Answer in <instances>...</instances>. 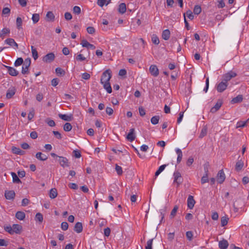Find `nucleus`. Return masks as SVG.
<instances>
[{
	"mask_svg": "<svg viewBox=\"0 0 249 249\" xmlns=\"http://www.w3.org/2000/svg\"><path fill=\"white\" fill-rule=\"evenodd\" d=\"M208 175H204V176L201 178V184H204L207 182H208Z\"/></svg>",
	"mask_w": 249,
	"mask_h": 249,
	"instance_id": "nucleus-52",
	"label": "nucleus"
},
{
	"mask_svg": "<svg viewBox=\"0 0 249 249\" xmlns=\"http://www.w3.org/2000/svg\"><path fill=\"white\" fill-rule=\"evenodd\" d=\"M178 209V207L177 205L174 206L173 209L172 210L170 216L171 218H173L176 214L177 212Z\"/></svg>",
	"mask_w": 249,
	"mask_h": 249,
	"instance_id": "nucleus-41",
	"label": "nucleus"
},
{
	"mask_svg": "<svg viewBox=\"0 0 249 249\" xmlns=\"http://www.w3.org/2000/svg\"><path fill=\"white\" fill-rule=\"evenodd\" d=\"M225 178V175L224 174L223 170L222 169L219 171L216 177L217 181L218 183L220 184L222 183L224 181Z\"/></svg>",
	"mask_w": 249,
	"mask_h": 249,
	"instance_id": "nucleus-7",
	"label": "nucleus"
},
{
	"mask_svg": "<svg viewBox=\"0 0 249 249\" xmlns=\"http://www.w3.org/2000/svg\"><path fill=\"white\" fill-rule=\"evenodd\" d=\"M82 224L81 222H77L74 227V231L77 233H80L82 231Z\"/></svg>",
	"mask_w": 249,
	"mask_h": 249,
	"instance_id": "nucleus-21",
	"label": "nucleus"
},
{
	"mask_svg": "<svg viewBox=\"0 0 249 249\" xmlns=\"http://www.w3.org/2000/svg\"><path fill=\"white\" fill-rule=\"evenodd\" d=\"M243 98L242 95H238L236 97L233 98L231 100V104H236L238 103H241L243 101Z\"/></svg>",
	"mask_w": 249,
	"mask_h": 249,
	"instance_id": "nucleus-25",
	"label": "nucleus"
},
{
	"mask_svg": "<svg viewBox=\"0 0 249 249\" xmlns=\"http://www.w3.org/2000/svg\"><path fill=\"white\" fill-rule=\"evenodd\" d=\"M207 133V128L206 126H204L201 131L199 138H202L204 136H206Z\"/></svg>",
	"mask_w": 249,
	"mask_h": 249,
	"instance_id": "nucleus-43",
	"label": "nucleus"
},
{
	"mask_svg": "<svg viewBox=\"0 0 249 249\" xmlns=\"http://www.w3.org/2000/svg\"><path fill=\"white\" fill-rule=\"evenodd\" d=\"M149 71L151 74L155 77H156L159 75V69H158L156 65H152L150 66L149 68Z\"/></svg>",
	"mask_w": 249,
	"mask_h": 249,
	"instance_id": "nucleus-10",
	"label": "nucleus"
},
{
	"mask_svg": "<svg viewBox=\"0 0 249 249\" xmlns=\"http://www.w3.org/2000/svg\"><path fill=\"white\" fill-rule=\"evenodd\" d=\"M47 20L49 21H53L54 20L55 16L51 11L48 12L46 14Z\"/></svg>",
	"mask_w": 249,
	"mask_h": 249,
	"instance_id": "nucleus-30",
	"label": "nucleus"
},
{
	"mask_svg": "<svg viewBox=\"0 0 249 249\" xmlns=\"http://www.w3.org/2000/svg\"><path fill=\"white\" fill-rule=\"evenodd\" d=\"M201 12V8L199 5H195L194 8V13L196 15H199Z\"/></svg>",
	"mask_w": 249,
	"mask_h": 249,
	"instance_id": "nucleus-39",
	"label": "nucleus"
},
{
	"mask_svg": "<svg viewBox=\"0 0 249 249\" xmlns=\"http://www.w3.org/2000/svg\"><path fill=\"white\" fill-rule=\"evenodd\" d=\"M58 116L60 118H61L63 120H64L66 121L70 122V121H72L73 119V116L71 114H70L69 115L59 114Z\"/></svg>",
	"mask_w": 249,
	"mask_h": 249,
	"instance_id": "nucleus-13",
	"label": "nucleus"
},
{
	"mask_svg": "<svg viewBox=\"0 0 249 249\" xmlns=\"http://www.w3.org/2000/svg\"><path fill=\"white\" fill-rule=\"evenodd\" d=\"M159 116H154L151 119V122L153 124H157L159 123Z\"/></svg>",
	"mask_w": 249,
	"mask_h": 249,
	"instance_id": "nucleus-36",
	"label": "nucleus"
},
{
	"mask_svg": "<svg viewBox=\"0 0 249 249\" xmlns=\"http://www.w3.org/2000/svg\"><path fill=\"white\" fill-rule=\"evenodd\" d=\"M228 85V84L222 80L221 82L217 85L216 89L218 92H222L226 89Z\"/></svg>",
	"mask_w": 249,
	"mask_h": 249,
	"instance_id": "nucleus-5",
	"label": "nucleus"
},
{
	"mask_svg": "<svg viewBox=\"0 0 249 249\" xmlns=\"http://www.w3.org/2000/svg\"><path fill=\"white\" fill-rule=\"evenodd\" d=\"M4 196L6 199L8 200H13L15 197V193L13 190L5 191Z\"/></svg>",
	"mask_w": 249,
	"mask_h": 249,
	"instance_id": "nucleus-12",
	"label": "nucleus"
},
{
	"mask_svg": "<svg viewBox=\"0 0 249 249\" xmlns=\"http://www.w3.org/2000/svg\"><path fill=\"white\" fill-rule=\"evenodd\" d=\"M236 75L237 74L235 72L231 71L223 75L222 80L228 83V81H229L231 78L235 77Z\"/></svg>",
	"mask_w": 249,
	"mask_h": 249,
	"instance_id": "nucleus-3",
	"label": "nucleus"
},
{
	"mask_svg": "<svg viewBox=\"0 0 249 249\" xmlns=\"http://www.w3.org/2000/svg\"><path fill=\"white\" fill-rule=\"evenodd\" d=\"M12 152L13 154L22 155L24 154L25 152L21 150L19 148L15 146H12Z\"/></svg>",
	"mask_w": 249,
	"mask_h": 249,
	"instance_id": "nucleus-17",
	"label": "nucleus"
},
{
	"mask_svg": "<svg viewBox=\"0 0 249 249\" xmlns=\"http://www.w3.org/2000/svg\"><path fill=\"white\" fill-rule=\"evenodd\" d=\"M31 63V60L30 57H28L25 59L24 62L22 64V73L23 74L28 73L29 71V67H30Z\"/></svg>",
	"mask_w": 249,
	"mask_h": 249,
	"instance_id": "nucleus-2",
	"label": "nucleus"
},
{
	"mask_svg": "<svg viewBox=\"0 0 249 249\" xmlns=\"http://www.w3.org/2000/svg\"><path fill=\"white\" fill-rule=\"evenodd\" d=\"M16 89L14 88H9L6 93V97L8 99H10L13 97V96L15 94Z\"/></svg>",
	"mask_w": 249,
	"mask_h": 249,
	"instance_id": "nucleus-20",
	"label": "nucleus"
},
{
	"mask_svg": "<svg viewBox=\"0 0 249 249\" xmlns=\"http://www.w3.org/2000/svg\"><path fill=\"white\" fill-rule=\"evenodd\" d=\"M6 68L8 73L13 76H16L18 75V71H17L15 68L10 67V66H5Z\"/></svg>",
	"mask_w": 249,
	"mask_h": 249,
	"instance_id": "nucleus-14",
	"label": "nucleus"
},
{
	"mask_svg": "<svg viewBox=\"0 0 249 249\" xmlns=\"http://www.w3.org/2000/svg\"><path fill=\"white\" fill-rule=\"evenodd\" d=\"M23 98L30 99L31 98V94L30 93L29 89L26 90V91L23 93Z\"/></svg>",
	"mask_w": 249,
	"mask_h": 249,
	"instance_id": "nucleus-50",
	"label": "nucleus"
},
{
	"mask_svg": "<svg viewBox=\"0 0 249 249\" xmlns=\"http://www.w3.org/2000/svg\"><path fill=\"white\" fill-rule=\"evenodd\" d=\"M11 175L13 178V181L14 183H19L21 182V180L19 179L18 177L15 173L12 172Z\"/></svg>",
	"mask_w": 249,
	"mask_h": 249,
	"instance_id": "nucleus-32",
	"label": "nucleus"
},
{
	"mask_svg": "<svg viewBox=\"0 0 249 249\" xmlns=\"http://www.w3.org/2000/svg\"><path fill=\"white\" fill-rule=\"evenodd\" d=\"M24 61L21 57L18 58L15 62L14 65L16 67H18L23 64Z\"/></svg>",
	"mask_w": 249,
	"mask_h": 249,
	"instance_id": "nucleus-42",
	"label": "nucleus"
},
{
	"mask_svg": "<svg viewBox=\"0 0 249 249\" xmlns=\"http://www.w3.org/2000/svg\"><path fill=\"white\" fill-rule=\"evenodd\" d=\"M196 203V201L194 199V197L192 196H189L187 199V206L190 209H192Z\"/></svg>",
	"mask_w": 249,
	"mask_h": 249,
	"instance_id": "nucleus-11",
	"label": "nucleus"
},
{
	"mask_svg": "<svg viewBox=\"0 0 249 249\" xmlns=\"http://www.w3.org/2000/svg\"><path fill=\"white\" fill-rule=\"evenodd\" d=\"M152 43L155 45H158L160 43L159 37L156 35H153L152 36Z\"/></svg>",
	"mask_w": 249,
	"mask_h": 249,
	"instance_id": "nucleus-38",
	"label": "nucleus"
},
{
	"mask_svg": "<svg viewBox=\"0 0 249 249\" xmlns=\"http://www.w3.org/2000/svg\"><path fill=\"white\" fill-rule=\"evenodd\" d=\"M9 33L10 30L8 28H3L0 32V37L3 39L5 35Z\"/></svg>",
	"mask_w": 249,
	"mask_h": 249,
	"instance_id": "nucleus-34",
	"label": "nucleus"
},
{
	"mask_svg": "<svg viewBox=\"0 0 249 249\" xmlns=\"http://www.w3.org/2000/svg\"><path fill=\"white\" fill-rule=\"evenodd\" d=\"M72 128L71 124L69 123H66L64 125L63 129L65 131H70Z\"/></svg>",
	"mask_w": 249,
	"mask_h": 249,
	"instance_id": "nucleus-44",
	"label": "nucleus"
},
{
	"mask_svg": "<svg viewBox=\"0 0 249 249\" xmlns=\"http://www.w3.org/2000/svg\"><path fill=\"white\" fill-rule=\"evenodd\" d=\"M170 36V32L168 29L164 30L162 33V38L167 40L169 39Z\"/></svg>",
	"mask_w": 249,
	"mask_h": 249,
	"instance_id": "nucleus-24",
	"label": "nucleus"
},
{
	"mask_svg": "<svg viewBox=\"0 0 249 249\" xmlns=\"http://www.w3.org/2000/svg\"><path fill=\"white\" fill-rule=\"evenodd\" d=\"M173 176L174 177V182L177 183V186H179L183 181L181 174L179 172L177 171L174 172Z\"/></svg>",
	"mask_w": 249,
	"mask_h": 249,
	"instance_id": "nucleus-4",
	"label": "nucleus"
},
{
	"mask_svg": "<svg viewBox=\"0 0 249 249\" xmlns=\"http://www.w3.org/2000/svg\"><path fill=\"white\" fill-rule=\"evenodd\" d=\"M153 241V239H149L147 241L145 249H152Z\"/></svg>",
	"mask_w": 249,
	"mask_h": 249,
	"instance_id": "nucleus-46",
	"label": "nucleus"
},
{
	"mask_svg": "<svg viewBox=\"0 0 249 249\" xmlns=\"http://www.w3.org/2000/svg\"><path fill=\"white\" fill-rule=\"evenodd\" d=\"M32 57H33L35 60H36L38 58V53L36 49H33L32 46Z\"/></svg>",
	"mask_w": 249,
	"mask_h": 249,
	"instance_id": "nucleus-53",
	"label": "nucleus"
},
{
	"mask_svg": "<svg viewBox=\"0 0 249 249\" xmlns=\"http://www.w3.org/2000/svg\"><path fill=\"white\" fill-rule=\"evenodd\" d=\"M35 220L38 224H41L43 220V215L40 213H37L35 217Z\"/></svg>",
	"mask_w": 249,
	"mask_h": 249,
	"instance_id": "nucleus-18",
	"label": "nucleus"
},
{
	"mask_svg": "<svg viewBox=\"0 0 249 249\" xmlns=\"http://www.w3.org/2000/svg\"><path fill=\"white\" fill-rule=\"evenodd\" d=\"M58 160L60 165L61 166H62L63 167H68L69 166V160L65 157H61V156L58 157Z\"/></svg>",
	"mask_w": 249,
	"mask_h": 249,
	"instance_id": "nucleus-8",
	"label": "nucleus"
},
{
	"mask_svg": "<svg viewBox=\"0 0 249 249\" xmlns=\"http://www.w3.org/2000/svg\"><path fill=\"white\" fill-rule=\"evenodd\" d=\"M166 166V164H163V165H162L160 166V167L159 168V169H158V170L156 172L155 174V176L156 177L158 176H159V175L162 171H163L164 170V169H165Z\"/></svg>",
	"mask_w": 249,
	"mask_h": 249,
	"instance_id": "nucleus-37",
	"label": "nucleus"
},
{
	"mask_svg": "<svg viewBox=\"0 0 249 249\" xmlns=\"http://www.w3.org/2000/svg\"><path fill=\"white\" fill-rule=\"evenodd\" d=\"M184 14L190 19L192 20L194 18V16L190 10H187Z\"/></svg>",
	"mask_w": 249,
	"mask_h": 249,
	"instance_id": "nucleus-47",
	"label": "nucleus"
},
{
	"mask_svg": "<svg viewBox=\"0 0 249 249\" xmlns=\"http://www.w3.org/2000/svg\"><path fill=\"white\" fill-rule=\"evenodd\" d=\"M55 72L58 76L64 75L65 74V71L60 68H57Z\"/></svg>",
	"mask_w": 249,
	"mask_h": 249,
	"instance_id": "nucleus-40",
	"label": "nucleus"
},
{
	"mask_svg": "<svg viewBox=\"0 0 249 249\" xmlns=\"http://www.w3.org/2000/svg\"><path fill=\"white\" fill-rule=\"evenodd\" d=\"M249 119L247 120L246 121H238L236 124V128H242L247 125V123H248Z\"/></svg>",
	"mask_w": 249,
	"mask_h": 249,
	"instance_id": "nucleus-26",
	"label": "nucleus"
},
{
	"mask_svg": "<svg viewBox=\"0 0 249 249\" xmlns=\"http://www.w3.org/2000/svg\"><path fill=\"white\" fill-rule=\"evenodd\" d=\"M39 20V15L38 14H34L32 15V20L34 23L37 22Z\"/></svg>",
	"mask_w": 249,
	"mask_h": 249,
	"instance_id": "nucleus-45",
	"label": "nucleus"
},
{
	"mask_svg": "<svg viewBox=\"0 0 249 249\" xmlns=\"http://www.w3.org/2000/svg\"><path fill=\"white\" fill-rule=\"evenodd\" d=\"M115 170L118 175H121L123 174L122 168L120 166L116 164Z\"/></svg>",
	"mask_w": 249,
	"mask_h": 249,
	"instance_id": "nucleus-49",
	"label": "nucleus"
},
{
	"mask_svg": "<svg viewBox=\"0 0 249 249\" xmlns=\"http://www.w3.org/2000/svg\"><path fill=\"white\" fill-rule=\"evenodd\" d=\"M22 229V227L19 224H13L12 226L13 234L15 232L16 233H19Z\"/></svg>",
	"mask_w": 249,
	"mask_h": 249,
	"instance_id": "nucleus-22",
	"label": "nucleus"
},
{
	"mask_svg": "<svg viewBox=\"0 0 249 249\" xmlns=\"http://www.w3.org/2000/svg\"><path fill=\"white\" fill-rule=\"evenodd\" d=\"M25 217V214L23 212L18 211L16 213V217L20 220H23L24 219Z\"/></svg>",
	"mask_w": 249,
	"mask_h": 249,
	"instance_id": "nucleus-29",
	"label": "nucleus"
},
{
	"mask_svg": "<svg viewBox=\"0 0 249 249\" xmlns=\"http://www.w3.org/2000/svg\"><path fill=\"white\" fill-rule=\"evenodd\" d=\"M87 31L89 34H93L95 32V30L94 27L91 26L88 27L87 28Z\"/></svg>",
	"mask_w": 249,
	"mask_h": 249,
	"instance_id": "nucleus-58",
	"label": "nucleus"
},
{
	"mask_svg": "<svg viewBox=\"0 0 249 249\" xmlns=\"http://www.w3.org/2000/svg\"><path fill=\"white\" fill-rule=\"evenodd\" d=\"M176 151L177 154H178L177 163H179L182 160V151L179 148L176 149Z\"/></svg>",
	"mask_w": 249,
	"mask_h": 249,
	"instance_id": "nucleus-31",
	"label": "nucleus"
},
{
	"mask_svg": "<svg viewBox=\"0 0 249 249\" xmlns=\"http://www.w3.org/2000/svg\"><path fill=\"white\" fill-rule=\"evenodd\" d=\"M186 237H187V238L188 239V240H189V241L192 240L193 236V234L192 231H187L186 233Z\"/></svg>",
	"mask_w": 249,
	"mask_h": 249,
	"instance_id": "nucleus-51",
	"label": "nucleus"
},
{
	"mask_svg": "<svg viewBox=\"0 0 249 249\" xmlns=\"http://www.w3.org/2000/svg\"><path fill=\"white\" fill-rule=\"evenodd\" d=\"M69 187L72 189L76 190L78 188V185L74 183H70L68 184Z\"/></svg>",
	"mask_w": 249,
	"mask_h": 249,
	"instance_id": "nucleus-59",
	"label": "nucleus"
},
{
	"mask_svg": "<svg viewBox=\"0 0 249 249\" xmlns=\"http://www.w3.org/2000/svg\"><path fill=\"white\" fill-rule=\"evenodd\" d=\"M22 19L20 17H18L16 20V24L17 28L19 29L22 25Z\"/></svg>",
	"mask_w": 249,
	"mask_h": 249,
	"instance_id": "nucleus-48",
	"label": "nucleus"
},
{
	"mask_svg": "<svg viewBox=\"0 0 249 249\" xmlns=\"http://www.w3.org/2000/svg\"><path fill=\"white\" fill-rule=\"evenodd\" d=\"M5 43L12 47H15L16 48L18 47V44L15 41L14 39L9 38L5 40Z\"/></svg>",
	"mask_w": 249,
	"mask_h": 249,
	"instance_id": "nucleus-15",
	"label": "nucleus"
},
{
	"mask_svg": "<svg viewBox=\"0 0 249 249\" xmlns=\"http://www.w3.org/2000/svg\"><path fill=\"white\" fill-rule=\"evenodd\" d=\"M244 165V162L241 160H238V161L236 163L235 169L236 171H240Z\"/></svg>",
	"mask_w": 249,
	"mask_h": 249,
	"instance_id": "nucleus-27",
	"label": "nucleus"
},
{
	"mask_svg": "<svg viewBox=\"0 0 249 249\" xmlns=\"http://www.w3.org/2000/svg\"><path fill=\"white\" fill-rule=\"evenodd\" d=\"M183 114H184V112H183V111L179 112V117L177 120V123L178 124L180 123L182 121V118L183 117Z\"/></svg>",
	"mask_w": 249,
	"mask_h": 249,
	"instance_id": "nucleus-60",
	"label": "nucleus"
},
{
	"mask_svg": "<svg viewBox=\"0 0 249 249\" xmlns=\"http://www.w3.org/2000/svg\"><path fill=\"white\" fill-rule=\"evenodd\" d=\"M106 0H98L97 4L100 7H103L105 4H106Z\"/></svg>",
	"mask_w": 249,
	"mask_h": 249,
	"instance_id": "nucleus-62",
	"label": "nucleus"
},
{
	"mask_svg": "<svg viewBox=\"0 0 249 249\" xmlns=\"http://www.w3.org/2000/svg\"><path fill=\"white\" fill-rule=\"evenodd\" d=\"M76 59L77 61H82L85 60L86 58L82 54H79L77 55Z\"/></svg>",
	"mask_w": 249,
	"mask_h": 249,
	"instance_id": "nucleus-57",
	"label": "nucleus"
},
{
	"mask_svg": "<svg viewBox=\"0 0 249 249\" xmlns=\"http://www.w3.org/2000/svg\"><path fill=\"white\" fill-rule=\"evenodd\" d=\"M118 11L121 14H124L125 12L126 5L124 3H122L119 5Z\"/></svg>",
	"mask_w": 249,
	"mask_h": 249,
	"instance_id": "nucleus-33",
	"label": "nucleus"
},
{
	"mask_svg": "<svg viewBox=\"0 0 249 249\" xmlns=\"http://www.w3.org/2000/svg\"><path fill=\"white\" fill-rule=\"evenodd\" d=\"M36 157L38 160H39L41 161H45V160H47L48 159V157L46 155L40 152H37L36 154Z\"/></svg>",
	"mask_w": 249,
	"mask_h": 249,
	"instance_id": "nucleus-19",
	"label": "nucleus"
},
{
	"mask_svg": "<svg viewBox=\"0 0 249 249\" xmlns=\"http://www.w3.org/2000/svg\"><path fill=\"white\" fill-rule=\"evenodd\" d=\"M110 233V228L107 227L104 229V235L108 237Z\"/></svg>",
	"mask_w": 249,
	"mask_h": 249,
	"instance_id": "nucleus-64",
	"label": "nucleus"
},
{
	"mask_svg": "<svg viewBox=\"0 0 249 249\" xmlns=\"http://www.w3.org/2000/svg\"><path fill=\"white\" fill-rule=\"evenodd\" d=\"M111 71L110 70L105 71L101 76V83L103 85L104 88L108 93L112 92V88L109 83L111 78Z\"/></svg>",
	"mask_w": 249,
	"mask_h": 249,
	"instance_id": "nucleus-1",
	"label": "nucleus"
},
{
	"mask_svg": "<svg viewBox=\"0 0 249 249\" xmlns=\"http://www.w3.org/2000/svg\"><path fill=\"white\" fill-rule=\"evenodd\" d=\"M90 43L86 40L83 39L82 40L81 44L83 47L88 48Z\"/></svg>",
	"mask_w": 249,
	"mask_h": 249,
	"instance_id": "nucleus-55",
	"label": "nucleus"
},
{
	"mask_svg": "<svg viewBox=\"0 0 249 249\" xmlns=\"http://www.w3.org/2000/svg\"><path fill=\"white\" fill-rule=\"evenodd\" d=\"M90 74L87 72L83 73L82 75V78L85 80H88L90 78Z\"/></svg>",
	"mask_w": 249,
	"mask_h": 249,
	"instance_id": "nucleus-61",
	"label": "nucleus"
},
{
	"mask_svg": "<svg viewBox=\"0 0 249 249\" xmlns=\"http://www.w3.org/2000/svg\"><path fill=\"white\" fill-rule=\"evenodd\" d=\"M222 105V101L221 100H218L217 103L215 104L214 107H212L210 110V112L212 113H214L216 112L217 110H218L221 107Z\"/></svg>",
	"mask_w": 249,
	"mask_h": 249,
	"instance_id": "nucleus-9",
	"label": "nucleus"
},
{
	"mask_svg": "<svg viewBox=\"0 0 249 249\" xmlns=\"http://www.w3.org/2000/svg\"><path fill=\"white\" fill-rule=\"evenodd\" d=\"M135 130L134 128H131L130 132L128 133L126 136V139L128 140H134L136 138L135 134L134 133Z\"/></svg>",
	"mask_w": 249,
	"mask_h": 249,
	"instance_id": "nucleus-23",
	"label": "nucleus"
},
{
	"mask_svg": "<svg viewBox=\"0 0 249 249\" xmlns=\"http://www.w3.org/2000/svg\"><path fill=\"white\" fill-rule=\"evenodd\" d=\"M57 191L55 188H52L50 190L49 196L51 198H55L57 196Z\"/></svg>",
	"mask_w": 249,
	"mask_h": 249,
	"instance_id": "nucleus-28",
	"label": "nucleus"
},
{
	"mask_svg": "<svg viewBox=\"0 0 249 249\" xmlns=\"http://www.w3.org/2000/svg\"><path fill=\"white\" fill-rule=\"evenodd\" d=\"M73 12L76 14H79L81 13V8L77 6H75L73 8Z\"/></svg>",
	"mask_w": 249,
	"mask_h": 249,
	"instance_id": "nucleus-54",
	"label": "nucleus"
},
{
	"mask_svg": "<svg viewBox=\"0 0 249 249\" xmlns=\"http://www.w3.org/2000/svg\"><path fill=\"white\" fill-rule=\"evenodd\" d=\"M68 224L66 222H63L61 225V228L64 231L67 230L68 228Z\"/></svg>",
	"mask_w": 249,
	"mask_h": 249,
	"instance_id": "nucleus-56",
	"label": "nucleus"
},
{
	"mask_svg": "<svg viewBox=\"0 0 249 249\" xmlns=\"http://www.w3.org/2000/svg\"><path fill=\"white\" fill-rule=\"evenodd\" d=\"M55 55L53 53H50L45 55L42 60L46 63H51L54 59Z\"/></svg>",
	"mask_w": 249,
	"mask_h": 249,
	"instance_id": "nucleus-6",
	"label": "nucleus"
},
{
	"mask_svg": "<svg viewBox=\"0 0 249 249\" xmlns=\"http://www.w3.org/2000/svg\"><path fill=\"white\" fill-rule=\"evenodd\" d=\"M65 18L66 20H69L72 18V15L69 12H66L65 13Z\"/></svg>",
	"mask_w": 249,
	"mask_h": 249,
	"instance_id": "nucleus-63",
	"label": "nucleus"
},
{
	"mask_svg": "<svg viewBox=\"0 0 249 249\" xmlns=\"http://www.w3.org/2000/svg\"><path fill=\"white\" fill-rule=\"evenodd\" d=\"M218 246L220 249H227L229 246V243L226 240L223 239L219 242Z\"/></svg>",
	"mask_w": 249,
	"mask_h": 249,
	"instance_id": "nucleus-16",
	"label": "nucleus"
},
{
	"mask_svg": "<svg viewBox=\"0 0 249 249\" xmlns=\"http://www.w3.org/2000/svg\"><path fill=\"white\" fill-rule=\"evenodd\" d=\"M229 218L226 216H224L221 218V225L222 227H224L226 226L228 222L229 221Z\"/></svg>",
	"mask_w": 249,
	"mask_h": 249,
	"instance_id": "nucleus-35",
	"label": "nucleus"
}]
</instances>
